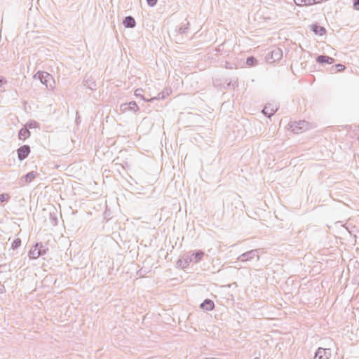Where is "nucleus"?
Wrapping results in <instances>:
<instances>
[{"label":"nucleus","mask_w":359,"mask_h":359,"mask_svg":"<svg viewBox=\"0 0 359 359\" xmlns=\"http://www.w3.org/2000/svg\"><path fill=\"white\" fill-rule=\"evenodd\" d=\"M353 8L355 10L359 11V0H353Z\"/></svg>","instance_id":"7c9ffc66"},{"label":"nucleus","mask_w":359,"mask_h":359,"mask_svg":"<svg viewBox=\"0 0 359 359\" xmlns=\"http://www.w3.org/2000/svg\"><path fill=\"white\" fill-rule=\"evenodd\" d=\"M189 22L185 20V22L179 27L178 32L181 34H185L189 29Z\"/></svg>","instance_id":"6ab92c4d"},{"label":"nucleus","mask_w":359,"mask_h":359,"mask_svg":"<svg viewBox=\"0 0 359 359\" xmlns=\"http://www.w3.org/2000/svg\"><path fill=\"white\" fill-rule=\"evenodd\" d=\"M323 0H308L307 1V6H310V5H313V4H319Z\"/></svg>","instance_id":"c756f323"},{"label":"nucleus","mask_w":359,"mask_h":359,"mask_svg":"<svg viewBox=\"0 0 359 359\" xmlns=\"http://www.w3.org/2000/svg\"><path fill=\"white\" fill-rule=\"evenodd\" d=\"M191 256L189 254L184 255L182 258L180 259L177 262V265L180 269H184L187 268L191 262H193Z\"/></svg>","instance_id":"1a4fd4ad"},{"label":"nucleus","mask_w":359,"mask_h":359,"mask_svg":"<svg viewBox=\"0 0 359 359\" xmlns=\"http://www.w3.org/2000/svg\"><path fill=\"white\" fill-rule=\"evenodd\" d=\"M216 51H217V52H220V51H221L220 48H219H219H217L216 49Z\"/></svg>","instance_id":"e433bc0d"},{"label":"nucleus","mask_w":359,"mask_h":359,"mask_svg":"<svg viewBox=\"0 0 359 359\" xmlns=\"http://www.w3.org/2000/svg\"><path fill=\"white\" fill-rule=\"evenodd\" d=\"M331 355L330 348H318L313 359H329Z\"/></svg>","instance_id":"0eeeda50"},{"label":"nucleus","mask_w":359,"mask_h":359,"mask_svg":"<svg viewBox=\"0 0 359 359\" xmlns=\"http://www.w3.org/2000/svg\"><path fill=\"white\" fill-rule=\"evenodd\" d=\"M123 25L126 28H134L136 25V22L133 16L128 15L123 20Z\"/></svg>","instance_id":"2eb2a0df"},{"label":"nucleus","mask_w":359,"mask_h":359,"mask_svg":"<svg viewBox=\"0 0 359 359\" xmlns=\"http://www.w3.org/2000/svg\"><path fill=\"white\" fill-rule=\"evenodd\" d=\"M332 68L336 69L335 72H339L343 71L345 69V66L341 64H337L334 65Z\"/></svg>","instance_id":"a878e982"},{"label":"nucleus","mask_w":359,"mask_h":359,"mask_svg":"<svg viewBox=\"0 0 359 359\" xmlns=\"http://www.w3.org/2000/svg\"><path fill=\"white\" fill-rule=\"evenodd\" d=\"M254 359H259V358H258V357H255Z\"/></svg>","instance_id":"4c0bfd02"},{"label":"nucleus","mask_w":359,"mask_h":359,"mask_svg":"<svg viewBox=\"0 0 359 359\" xmlns=\"http://www.w3.org/2000/svg\"><path fill=\"white\" fill-rule=\"evenodd\" d=\"M84 82H85V83H84L85 86H87L88 88H89L91 90L95 89L96 84H95V81L90 80V79H87V80H85Z\"/></svg>","instance_id":"412c9836"},{"label":"nucleus","mask_w":359,"mask_h":359,"mask_svg":"<svg viewBox=\"0 0 359 359\" xmlns=\"http://www.w3.org/2000/svg\"><path fill=\"white\" fill-rule=\"evenodd\" d=\"M31 133L26 126L22 127L18 132V137L21 140H25L26 138L29 137Z\"/></svg>","instance_id":"f3484780"},{"label":"nucleus","mask_w":359,"mask_h":359,"mask_svg":"<svg viewBox=\"0 0 359 359\" xmlns=\"http://www.w3.org/2000/svg\"><path fill=\"white\" fill-rule=\"evenodd\" d=\"M43 243L41 242L36 243L34 245L28 252V256L30 259H36L41 256L39 248H42Z\"/></svg>","instance_id":"6e6552de"},{"label":"nucleus","mask_w":359,"mask_h":359,"mask_svg":"<svg viewBox=\"0 0 359 359\" xmlns=\"http://www.w3.org/2000/svg\"><path fill=\"white\" fill-rule=\"evenodd\" d=\"M283 57V51L278 47H274L271 50H270L266 56V59L268 62L273 63L279 61Z\"/></svg>","instance_id":"f03ea898"},{"label":"nucleus","mask_w":359,"mask_h":359,"mask_svg":"<svg viewBox=\"0 0 359 359\" xmlns=\"http://www.w3.org/2000/svg\"><path fill=\"white\" fill-rule=\"evenodd\" d=\"M4 292V287H3V288H0V294H2Z\"/></svg>","instance_id":"f704fd0d"},{"label":"nucleus","mask_w":359,"mask_h":359,"mask_svg":"<svg viewBox=\"0 0 359 359\" xmlns=\"http://www.w3.org/2000/svg\"><path fill=\"white\" fill-rule=\"evenodd\" d=\"M38 123L35 121H30L27 123V126L29 128H36L38 126Z\"/></svg>","instance_id":"c85d7f7f"},{"label":"nucleus","mask_w":359,"mask_h":359,"mask_svg":"<svg viewBox=\"0 0 359 359\" xmlns=\"http://www.w3.org/2000/svg\"><path fill=\"white\" fill-rule=\"evenodd\" d=\"M231 85L233 86V88H234V87H235V86H238V84H237V80H235V79L231 80V81L229 82V83L228 84V86H230Z\"/></svg>","instance_id":"473e14b6"},{"label":"nucleus","mask_w":359,"mask_h":359,"mask_svg":"<svg viewBox=\"0 0 359 359\" xmlns=\"http://www.w3.org/2000/svg\"><path fill=\"white\" fill-rule=\"evenodd\" d=\"M259 249H255V250H251L250 251L244 252V253L241 254L240 256H238V260L241 262H245L252 260L255 257H257V259L259 260Z\"/></svg>","instance_id":"7ed1b4c3"},{"label":"nucleus","mask_w":359,"mask_h":359,"mask_svg":"<svg viewBox=\"0 0 359 359\" xmlns=\"http://www.w3.org/2000/svg\"><path fill=\"white\" fill-rule=\"evenodd\" d=\"M11 196L8 194L4 193L0 194V202H7L10 199Z\"/></svg>","instance_id":"b1692460"},{"label":"nucleus","mask_w":359,"mask_h":359,"mask_svg":"<svg viewBox=\"0 0 359 359\" xmlns=\"http://www.w3.org/2000/svg\"><path fill=\"white\" fill-rule=\"evenodd\" d=\"M39 175V174L37 172L31 171L21 177L19 181V184L21 187L24 186L25 184H29Z\"/></svg>","instance_id":"20e7f679"},{"label":"nucleus","mask_w":359,"mask_h":359,"mask_svg":"<svg viewBox=\"0 0 359 359\" xmlns=\"http://www.w3.org/2000/svg\"><path fill=\"white\" fill-rule=\"evenodd\" d=\"M277 107L271 104H267L262 110V113L268 118H271L277 111Z\"/></svg>","instance_id":"f8f14e48"},{"label":"nucleus","mask_w":359,"mask_h":359,"mask_svg":"<svg viewBox=\"0 0 359 359\" xmlns=\"http://www.w3.org/2000/svg\"><path fill=\"white\" fill-rule=\"evenodd\" d=\"M21 243H22V241H21V239H20V238H15V239L13 241V243H12V244H11V248H12L13 250H16V249H18V248L21 245Z\"/></svg>","instance_id":"5701e85b"},{"label":"nucleus","mask_w":359,"mask_h":359,"mask_svg":"<svg viewBox=\"0 0 359 359\" xmlns=\"http://www.w3.org/2000/svg\"><path fill=\"white\" fill-rule=\"evenodd\" d=\"M6 80L4 77L0 76V86H3L4 84L6 83Z\"/></svg>","instance_id":"72a5a7b5"},{"label":"nucleus","mask_w":359,"mask_h":359,"mask_svg":"<svg viewBox=\"0 0 359 359\" xmlns=\"http://www.w3.org/2000/svg\"><path fill=\"white\" fill-rule=\"evenodd\" d=\"M39 252H41V256L46 255L47 251L48 250V248L44 244H43L42 248H39Z\"/></svg>","instance_id":"cd10ccee"},{"label":"nucleus","mask_w":359,"mask_h":359,"mask_svg":"<svg viewBox=\"0 0 359 359\" xmlns=\"http://www.w3.org/2000/svg\"><path fill=\"white\" fill-rule=\"evenodd\" d=\"M169 95L168 90H165L159 93L157 96L149 99V102H153L155 100H163Z\"/></svg>","instance_id":"a211bd4d"},{"label":"nucleus","mask_w":359,"mask_h":359,"mask_svg":"<svg viewBox=\"0 0 359 359\" xmlns=\"http://www.w3.org/2000/svg\"><path fill=\"white\" fill-rule=\"evenodd\" d=\"M358 141H359V136H358Z\"/></svg>","instance_id":"58836bf2"},{"label":"nucleus","mask_w":359,"mask_h":359,"mask_svg":"<svg viewBox=\"0 0 359 359\" xmlns=\"http://www.w3.org/2000/svg\"><path fill=\"white\" fill-rule=\"evenodd\" d=\"M50 220L51 224L53 226L57 225V216L55 215L54 212L53 213L50 212Z\"/></svg>","instance_id":"393cba45"},{"label":"nucleus","mask_w":359,"mask_h":359,"mask_svg":"<svg viewBox=\"0 0 359 359\" xmlns=\"http://www.w3.org/2000/svg\"><path fill=\"white\" fill-rule=\"evenodd\" d=\"M201 309L210 311L215 309V304L212 300L205 299L200 305Z\"/></svg>","instance_id":"4468645a"},{"label":"nucleus","mask_w":359,"mask_h":359,"mask_svg":"<svg viewBox=\"0 0 359 359\" xmlns=\"http://www.w3.org/2000/svg\"><path fill=\"white\" fill-rule=\"evenodd\" d=\"M142 91H143V90L142 88L136 89L135 91V95L137 97H141V99H142L143 100H144L146 102H149V99H147L144 97V95H142Z\"/></svg>","instance_id":"4be33fe9"},{"label":"nucleus","mask_w":359,"mask_h":359,"mask_svg":"<svg viewBox=\"0 0 359 359\" xmlns=\"http://www.w3.org/2000/svg\"><path fill=\"white\" fill-rule=\"evenodd\" d=\"M307 126L306 121H300L299 122H294L290 125L292 131L294 133H300L304 128Z\"/></svg>","instance_id":"9d476101"},{"label":"nucleus","mask_w":359,"mask_h":359,"mask_svg":"<svg viewBox=\"0 0 359 359\" xmlns=\"http://www.w3.org/2000/svg\"><path fill=\"white\" fill-rule=\"evenodd\" d=\"M31 152L30 147L27 144L22 145L17 149L18 158L20 161L27 158Z\"/></svg>","instance_id":"423d86ee"},{"label":"nucleus","mask_w":359,"mask_h":359,"mask_svg":"<svg viewBox=\"0 0 359 359\" xmlns=\"http://www.w3.org/2000/svg\"><path fill=\"white\" fill-rule=\"evenodd\" d=\"M146 1L147 2V4L149 6L153 7L156 4L158 0H146Z\"/></svg>","instance_id":"2f4dec72"},{"label":"nucleus","mask_w":359,"mask_h":359,"mask_svg":"<svg viewBox=\"0 0 359 359\" xmlns=\"http://www.w3.org/2000/svg\"><path fill=\"white\" fill-rule=\"evenodd\" d=\"M316 61L318 64H332L334 62V59L326 55H320L316 57Z\"/></svg>","instance_id":"9b49d317"},{"label":"nucleus","mask_w":359,"mask_h":359,"mask_svg":"<svg viewBox=\"0 0 359 359\" xmlns=\"http://www.w3.org/2000/svg\"><path fill=\"white\" fill-rule=\"evenodd\" d=\"M205 359H219V358H205Z\"/></svg>","instance_id":"c9c22d12"},{"label":"nucleus","mask_w":359,"mask_h":359,"mask_svg":"<svg viewBox=\"0 0 359 359\" xmlns=\"http://www.w3.org/2000/svg\"><path fill=\"white\" fill-rule=\"evenodd\" d=\"M35 78H38L41 83L46 86L47 88H52V83H54L53 76L46 72L39 71L35 75Z\"/></svg>","instance_id":"f257e3e1"},{"label":"nucleus","mask_w":359,"mask_h":359,"mask_svg":"<svg viewBox=\"0 0 359 359\" xmlns=\"http://www.w3.org/2000/svg\"><path fill=\"white\" fill-rule=\"evenodd\" d=\"M307 1L308 0H294V2L297 6H307Z\"/></svg>","instance_id":"bb28decb"},{"label":"nucleus","mask_w":359,"mask_h":359,"mask_svg":"<svg viewBox=\"0 0 359 359\" xmlns=\"http://www.w3.org/2000/svg\"><path fill=\"white\" fill-rule=\"evenodd\" d=\"M189 255L191 256L192 259H194L193 262L195 263H198L203 259L205 255V252L201 250H198Z\"/></svg>","instance_id":"dca6fc26"},{"label":"nucleus","mask_w":359,"mask_h":359,"mask_svg":"<svg viewBox=\"0 0 359 359\" xmlns=\"http://www.w3.org/2000/svg\"><path fill=\"white\" fill-rule=\"evenodd\" d=\"M311 30L318 36H323L326 33V29L324 27L320 26L318 23L312 24L311 26Z\"/></svg>","instance_id":"ddd939ff"},{"label":"nucleus","mask_w":359,"mask_h":359,"mask_svg":"<svg viewBox=\"0 0 359 359\" xmlns=\"http://www.w3.org/2000/svg\"><path fill=\"white\" fill-rule=\"evenodd\" d=\"M139 110V107L135 101H131L128 103L121 104L120 106V111L122 113L127 111H132L133 113L137 112Z\"/></svg>","instance_id":"39448f33"},{"label":"nucleus","mask_w":359,"mask_h":359,"mask_svg":"<svg viewBox=\"0 0 359 359\" xmlns=\"http://www.w3.org/2000/svg\"><path fill=\"white\" fill-rule=\"evenodd\" d=\"M245 63L248 66L254 67L257 64V60L254 56H250L247 57Z\"/></svg>","instance_id":"aec40b11"}]
</instances>
